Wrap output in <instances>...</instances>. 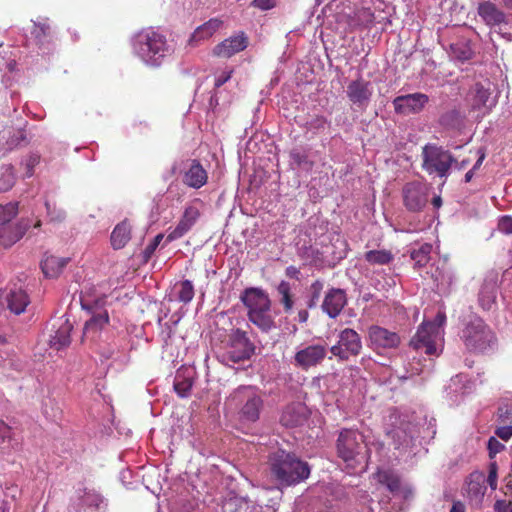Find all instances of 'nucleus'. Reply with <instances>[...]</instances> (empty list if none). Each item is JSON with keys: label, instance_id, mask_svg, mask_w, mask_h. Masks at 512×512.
I'll use <instances>...</instances> for the list:
<instances>
[{"label": "nucleus", "instance_id": "obj_1", "mask_svg": "<svg viewBox=\"0 0 512 512\" xmlns=\"http://www.w3.org/2000/svg\"><path fill=\"white\" fill-rule=\"evenodd\" d=\"M269 466L271 475L282 486L296 485L310 475L308 463L285 450L272 453L269 457Z\"/></svg>", "mask_w": 512, "mask_h": 512}, {"label": "nucleus", "instance_id": "obj_2", "mask_svg": "<svg viewBox=\"0 0 512 512\" xmlns=\"http://www.w3.org/2000/svg\"><path fill=\"white\" fill-rule=\"evenodd\" d=\"M133 51L145 64L159 67L172 54L173 49L165 35L149 28L134 36Z\"/></svg>", "mask_w": 512, "mask_h": 512}, {"label": "nucleus", "instance_id": "obj_3", "mask_svg": "<svg viewBox=\"0 0 512 512\" xmlns=\"http://www.w3.org/2000/svg\"><path fill=\"white\" fill-rule=\"evenodd\" d=\"M240 300L247 309L249 321L263 333H269L277 328L275 318L271 314V300L261 288H246L240 295Z\"/></svg>", "mask_w": 512, "mask_h": 512}, {"label": "nucleus", "instance_id": "obj_4", "mask_svg": "<svg viewBox=\"0 0 512 512\" xmlns=\"http://www.w3.org/2000/svg\"><path fill=\"white\" fill-rule=\"evenodd\" d=\"M446 315L439 311L433 321H424L410 341V347L415 351L424 350L427 355L440 354L443 339Z\"/></svg>", "mask_w": 512, "mask_h": 512}, {"label": "nucleus", "instance_id": "obj_5", "mask_svg": "<svg viewBox=\"0 0 512 512\" xmlns=\"http://www.w3.org/2000/svg\"><path fill=\"white\" fill-rule=\"evenodd\" d=\"M229 401L238 410L242 422L254 423L259 420L264 400L257 388L240 386L230 395Z\"/></svg>", "mask_w": 512, "mask_h": 512}, {"label": "nucleus", "instance_id": "obj_6", "mask_svg": "<svg viewBox=\"0 0 512 512\" xmlns=\"http://www.w3.org/2000/svg\"><path fill=\"white\" fill-rule=\"evenodd\" d=\"M336 451L348 467L355 468L366 459L364 436L357 429H342L336 441Z\"/></svg>", "mask_w": 512, "mask_h": 512}, {"label": "nucleus", "instance_id": "obj_7", "mask_svg": "<svg viewBox=\"0 0 512 512\" xmlns=\"http://www.w3.org/2000/svg\"><path fill=\"white\" fill-rule=\"evenodd\" d=\"M93 292V288H85L80 296L82 308L92 313L83 330L84 337L91 338H94L109 322L108 312L102 309L105 305V297L97 296Z\"/></svg>", "mask_w": 512, "mask_h": 512}, {"label": "nucleus", "instance_id": "obj_8", "mask_svg": "<svg viewBox=\"0 0 512 512\" xmlns=\"http://www.w3.org/2000/svg\"><path fill=\"white\" fill-rule=\"evenodd\" d=\"M422 169L429 175L435 174L447 178L453 165L457 164L453 154L435 143H427L422 147Z\"/></svg>", "mask_w": 512, "mask_h": 512}, {"label": "nucleus", "instance_id": "obj_9", "mask_svg": "<svg viewBox=\"0 0 512 512\" xmlns=\"http://www.w3.org/2000/svg\"><path fill=\"white\" fill-rule=\"evenodd\" d=\"M461 339L472 352H484L495 343V335L479 317L472 318L463 328Z\"/></svg>", "mask_w": 512, "mask_h": 512}, {"label": "nucleus", "instance_id": "obj_10", "mask_svg": "<svg viewBox=\"0 0 512 512\" xmlns=\"http://www.w3.org/2000/svg\"><path fill=\"white\" fill-rule=\"evenodd\" d=\"M490 80L477 81L469 88L466 102L473 111H480L483 115L489 114L498 103V96L494 93Z\"/></svg>", "mask_w": 512, "mask_h": 512}, {"label": "nucleus", "instance_id": "obj_11", "mask_svg": "<svg viewBox=\"0 0 512 512\" xmlns=\"http://www.w3.org/2000/svg\"><path fill=\"white\" fill-rule=\"evenodd\" d=\"M254 352L255 346L247 333L241 329H234L229 336L228 350L220 355L219 359L225 365H230L248 360Z\"/></svg>", "mask_w": 512, "mask_h": 512}, {"label": "nucleus", "instance_id": "obj_12", "mask_svg": "<svg viewBox=\"0 0 512 512\" xmlns=\"http://www.w3.org/2000/svg\"><path fill=\"white\" fill-rule=\"evenodd\" d=\"M368 345L377 354L384 355L396 350L401 344L400 335L379 325L368 328Z\"/></svg>", "mask_w": 512, "mask_h": 512}, {"label": "nucleus", "instance_id": "obj_13", "mask_svg": "<svg viewBox=\"0 0 512 512\" xmlns=\"http://www.w3.org/2000/svg\"><path fill=\"white\" fill-rule=\"evenodd\" d=\"M361 336L351 328H345L338 334V341L330 348L333 356L341 361H347L351 357H356L362 350Z\"/></svg>", "mask_w": 512, "mask_h": 512}, {"label": "nucleus", "instance_id": "obj_14", "mask_svg": "<svg viewBox=\"0 0 512 512\" xmlns=\"http://www.w3.org/2000/svg\"><path fill=\"white\" fill-rule=\"evenodd\" d=\"M428 196V187L418 181L408 182L402 188L403 204L410 212L422 211L427 205Z\"/></svg>", "mask_w": 512, "mask_h": 512}, {"label": "nucleus", "instance_id": "obj_15", "mask_svg": "<svg viewBox=\"0 0 512 512\" xmlns=\"http://www.w3.org/2000/svg\"><path fill=\"white\" fill-rule=\"evenodd\" d=\"M327 348L322 344L308 345L295 353L294 364L303 370L319 365L326 357Z\"/></svg>", "mask_w": 512, "mask_h": 512}, {"label": "nucleus", "instance_id": "obj_16", "mask_svg": "<svg viewBox=\"0 0 512 512\" xmlns=\"http://www.w3.org/2000/svg\"><path fill=\"white\" fill-rule=\"evenodd\" d=\"M346 93L349 100L355 106L365 110L371 101L373 88L371 82L359 77L348 84Z\"/></svg>", "mask_w": 512, "mask_h": 512}, {"label": "nucleus", "instance_id": "obj_17", "mask_svg": "<svg viewBox=\"0 0 512 512\" xmlns=\"http://www.w3.org/2000/svg\"><path fill=\"white\" fill-rule=\"evenodd\" d=\"M248 43L249 39L247 35L244 32H238L218 43L213 48L212 54L220 58H230L245 50Z\"/></svg>", "mask_w": 512, "mask_h": 512}, {"label": "nucleus", "instance_id": "obj_18", "mask_svg": "<svg viewBox=\"0 0 512 512\" xmlns=\"http://www.w3.org/2000/svg\"><path fill=\"white\" fill-rule=\"evenodd\" d=\"M394 449L398 451V457H411L416 454L414 451L415 442L411 427H397L390 433Z\"/></svg>", "mask_w": 512, "mask_h": 512}, {"label": "nucleus", "instance_id": "obj_19", "mask_svg": "<svg viewBox=\"0 0 512 512\" xmlns=\"http://www.w3.org/2000/svg\"><path fill=\"white\" fill-rule=\"evenodd\" d=\"M429 98L423 93H412L397 96L393 100V106L396 113L408 115L420 112L428 103Z\"/></svg>", "mask_w": 512, "mask_h": 512}, {"label": "nucleus", "instance_id": "obj_20", "mask_svg": "<svg viewBox=\"0 0 512 512\" xmlns=\"http://www.w3.org/2000/svg\"><path fill=\"white\" fill-rule=\"evenodd\" d=\"M199 217L200 211L196 206H186L177 226L167 235V242L174 241L187 234L196 224Z\"/></svg>", "mask_w": 512, "mask_h": 512}, {"label": "nucleus", "instance_id": "obj_21", "mask_svg": "<svg viewBox=\"0 0 512 512\" xmlns=\"http://www.w3.org/2000/svg\"><path fill=\"white\" fill-rule=\"evenodd\" d=\"M346 303L347 298L344 290L332 288L324 297L322 309L330 318H336Z\"/></svg>", "mask_w": 512, "mask_h": 512}, {"label": "nucleus", "instance_id": "obj_22", "mask_svg": "<svg viewBox=\"0 0 512 512\" xmlns=\"http://www.w3.org/2000/svg\"><path fill=\"white\" fill-rule=\"evenodd\" d=\"M30 228L28 220L22 219L14 226L0 227V248H8L19 241Z\"/></svg>", "mask_w": 512, "mask_h": 512}, {"label": "nucleus", "instance_id": "obj_23", "mask_svg": "<svg viewBox=\"0 0 512 512\" xmlns=\"http://www.w3.org/2000/svg\"><path fill=\"white\" fill-rule=\"evenodd\" d=\"M377 481L386 486L387 489L394 495L402 494L404 498H407L411 494V490L408 488H402L399 475L390 469L378 470L376 473Z\"/></svg>", "mask_w": 512, "mask_h": 512}, {"label": "nucleus", "instance_id": "obj_24", "mask_svg": "<svg viewBox=\"0 0 512 512\" xmlns=\"http://www.w3.org/2000/svg\"><path fill=\"white\" fill-rule=\"evenodd\" d=\"M223 26V21L219 18H211L207 22L198 26L190 36L188 43L190 46H198L200 42L211 38Z\"/></svg>", "mask_w": 512, "mask_h": 512}, {"label": "nucleus", "instance_id": "obj_25", "mask_svg": "<svg viewBox=\"0 0 512 512\" xmlns=\"http://www.w3.org/2000/svg\"><path fill=\"white\" fill-rule=\"evenodd\" d=\"M431 278L437 290L445 293L452 286L455 276L451 267L445 261H442L431 271Z\"/></svg>", "mask_w": 512, "mask_h": 512}, {"label": "nucleus", "instance_id": "obj_26", "mask_svg": "<svg viewBox=\"0 0 512 512\" xmlns=\"http://www.w3.org/2000/svg\"><path fill=\"white\" fill-rule=\"evenodd\" d=\"M208 175L198 160H192L183 175V183L188 187L199 189L207 183Z\"/></svg>", "mask_w": 512, "mask_h": 512}, {"label": "nucleus", "instance_id": "obj_27", "mask_svg": "<svg viewBox=\"0 0 512 512\" xmlns=\"http://www.w3.org/2000/svg\"><path fill=\"white\" fill-rule=\"evenodd\" d=\"M195 371L192 368H180L174 379V390L182 398L189 397L194 384Z\"/></svg>", "mask_w": 512, "mask_h": 512}, {"label": "nucleus", "instance_id": "obj_28", "mask_svg": "<svg viewBox=\"0 0 512 512\" xmlns=\"http://www.w3.org/2000/svg\"><path fill=\"white\" fill-rule=\"evenodd\" d=\"M73 329L72 323L68 320H61L57 325L54 334L50 336L49 345L55 350L66 348L71 343V331Z\"/></svg>", "mask_w": 512, "mask_h": 512}, {"label": "nucleus", "instance_id": "obj_29", "mask_svg": "<svg viewBox=\"0 0 512 512\" xmlns=\"http://www.w3.org/2000/svg\"><path fill=\"white\" fill-rule=\"evenodd\" d=\"M8 309L16 314L20 315L26 310V307L30 303V299L25 290L14 287L5 296Z\"/></svg>", "mask_w": 512, "mask_h": 512}, {"label": "nucleus", "instance_id": "obj_30", "mask_svg": "<svg viewBox=\"0 0 512 512\" xmlns=\"http://www.w3.org/2000/svg\"><path fill=\"white\" fill-rule=\"evenodd\" d=\"M478 14L490 26H498L506 20L505 14L489 1L479 3Z\"/></svg>", "mask_w": 512, "mask_h": 512}, {"label": "nucleus", "instance_id": "obj_31", "mask_svg": "<svg viewBox=\"0 0 512 512\" xmlns=\"http://www.w3.org/2000/svg\"><path fill=\"white\" fill-rule=\"evenodd\" d=\"M70 258L45 255L41 261V269L48 278H57L69 263Z\"/></svg>", "mask_w": 512, "mask_h": 512}, {"label": "nucleus", "instance_id": "obj_32", "mask_svg": "<svg viewBox=\"0 0 512 512\" xmlns=\"http://www.w3.org/2000/svg\"><path fill=\"white\" fill-rule=\"evenodd\" d=\"M373 21L374 12L368 7H361L353 11V13L347 14V24L350 29L366 27L373 23Z\"/></svg>", "mask_w": 512, "mask_h": 512}, {"label": "nucleus", "instance_id": "obj_33", "mask_svg": "<svg viewBox=\"0 0 512 512\" xmlns=\"http://www.w3.org/2000/svg\"><path fill=\"white\" fill-rule=\"evenodd\" d=\"M289 158L290 166L293 169L311 171L314 166V162L310 159L308 152L304 149H292L289 153Z\"/></svg>", "mask_w": 512, "mask_h": 512}, {"label": "nucleus", "instance_id": "obj_34", "mask_svg": "<svg viewBox=\"0 0 512 512\" xmlns=\"http://www.w3.org/2000/svg\"><path fill=\"white\" fill-rule=\"evenodd\" d=\"M485 492V485H483L479 481L470 480L467 484L466 493L471 506L479 508L482 504Z\"/></svg>", "mask_w": 512, "mask_h": 512}, {"label": "nucleus", "instance_id": "obj_35", "mask_svg": "<svg viewBox=\"0 0 512 512\" xmlns=\"http://www.w3.org/2000/svg\"><path fill=\"white\" fill-rule=\"evenodd\" d=\"M440 124L447 129L460 130L464 126V116L457 109L445 112L439 120Z\"/></svg>", "mask_w": 512, "mask_h": 512}, {"label": "nucleus", "instance_id": "obj_36", "mask_svg": "<svg viewBox=\"0 0 512 512\" xmlns=\"http://www.w3.org/2000/svg\"><path fill=\"white\" fill-rule=\"evenodd\" d=\"M497 288L493 283H485L479 292V303L484 310H490L495 304Z\"/></svg>", "mask_w": 512, "mask_h": 512}, {"label": "nucleus", "instance_id": "obj_37", "mask_svg": "<svg viewBox=\"0 0 512 512\" xmlns=\"http://www.w3.org/2000/svg\"><path fill=\"white\" fill-rule=\"evenodd\" d=\"M111 245L114 249H122L128 242V226L126 221L117 224L111 233Z\"/></svg>", "mask_w": 512, "mask_h": 512}, {"label": "nucleus", "instance_id": "obj_38", "mask_svg": "<svg viewBox=\"0 0 512 512\" xmlns=\"http://www.w3.org/2000/svg\"><path fill=\"white\" fill-rule=\"evenodd\" d=\"M432 252V245L424 243L417 249L411 251V259L414 261V265L417 268L426 266L430 261V254Z\"/></svg>", "mask_w": 512, "mask_h": 512}, {"label": "nucleus", "instance_id": "obj_39", "mask_svg": "<svg viewBox=\"0 0 512 512\" xmlns=\"http://www.w3.org/2000/svg\"><path fill=\"white\" fill-rule=\"evenodd\" d=\"M450 55L454 59L466 61L472 58L473 51L466 41H458L450 44Z\"/></svg>", "mask_w": 512, "mask_h": 512}, {"label": "nucleus", "instance_id": "obj_40", "mask_svg": "<svg viewBox=\"0 0 512 512\" xmlns=\"http://www.w3.org/2000/svg\"><path fill=\"white\" fill-rule=\"evenodd\" d=\"M175 289L177 290V300L188 304L192 301L194 297V286L190 280H183L178 282L175 285Z\"/></svg>", "mask_w": 512, "mask_h": 512}, {"label": "nucleus", "instance_id": "obj_41", "mask_svg": "<svg viewBox=\"0 0 512 512\" xmlns=\"http://www.w3.org/2000/svg\"><path fill=\"white\" fill-rule=\"evenodd\" d=\"M365 260L372 265H386L393 260V255L387 250H370L365 253Z\"/></svg>", "mask_w": 512, "mask_h": 512}, {"label": "nucleus", "instance_id": "obj_42", "mask_svg": "<svg viewBox=\"0 0 512 512\" xmlns=\"http://www.w3.org/2000/svg\"><path fill=\"white\" fill-rule=\"evenodd\" d=\"M277 293L279 295V301L283 305L284 311L290 312L294 305L290 284L286 281H281L277 286Z\"/></svg>", "mask_w": 512, "mask_h": 512}, {"label": "nucleus", "instance_id": "obj_43", "mask_svg": "<svg viewBox=\"0 0 512 512\" xmlns=\"http://www.w3.org/2000/svg\"><path fill=\"white\" fill-rule=\"evenodd\" d=\"M18 213V203L9 202L5 205H0V224L3 225L10 222Z\"/></svg>", "mask_w": 512, "mask_h": 512}, {"label": "nucleus", "instance_id": "obj_44", "mask_svg": "<svg viewBox=\"0 0 512 512\" xmlns=\"http://www.w3.org/2000/svg\"><path fill=\"white\" fill-rule=\"evenodd\" d=\"M15 183L13 169L10 166L3 167L0 175V192H5L12 188Z\"/></svg>", "mask_w": 512, "mask_h": 512}, {"label": "nucleus", "instance_id": "obj_45", "mask_svg": "<svg viewBox=\"0 0 512 512\" xmlns=\"http://www.w3.org/2000/svg\"><path fill=\"white\" fill-rule=\"evenodd\" d=\"M0 433L2 435V446L3 450L8 449H16L18 447V442L12 439L11 428L6 424L2 423L0 426Z\"/></svg>", "mask_w": 512, "mask_h": 512}, {"label": "nucleus", "instance_id": "obj_46", "mask_svg": "<svg viewBox=\"0 0 512 512\" xmlns=\"http://www.w3.org/2000/svg\"><path fill=\"white\" fill-rule=\"evenodd\" d=\"M327 123V119L324 116L316 115L306 121L305 127L307 131L318 133L325 129Z\"/></svg>", "mask_w": 512, "mask_h": 512}, {"label": "nucleus", "instance_id": "obj_47", "mask_svg": "<svg viewBox=\"0 0 512 512\" xmlns=\"http://www.w3.org/2000/svg\"><path fill=\"white\" fill-rule=\"evenodd\" d=\"M426 366L427 365L423 364L419 359L413 357L412 360L408 362L407 373H409L410 376L420 375L424 372Z\"/></svg>", "mask_w": 512, "mask_h": 512}, {"label": "nucleus", "instance_id": "obj_48", "mask_svg": "<svg viewBox=\"0 0 512 512\" xmlns=\"http://www.w3.org/2000/svg\"><path fill=\"white\" fill-rule=\"evenodd\" d=\"M293 408L288 407L282 414L281 421L286 426H296L300 422V417H292L291 412Z\"/></svg>", "mask_w": 512, "mask_h": 512}, {"label": "nucleus", "instance_id": "obj_49", "mask_svg": "<svg viewBox=\"0 0 512 512\" xmlns=\"http://www.w3.org/2000/svg\"><path fill=\"white\" fill-rule=\"evenodd\" d=\"M498 229L502 233L512 234V217L503 216L498 223Z\"/></svg>", "mask_w": 512, "mask_h": 512}, {"label": "nucleus", "instance_id": "obj_50", "mask_svg": "<svg viewBox=\"0 0 512 512\" xmlns=\"http://www.w3.org/2000/svg\"><path fill=\"white\" fill-rule=\"evenodd\" d=\"M45 206L51 221L61 222L65 219V212L63 210L52 211L51 204L48 201L45 202Z\"/></svg>", "mask_w": 512, "mask_h": 512}, {"label": "nucleus", "instance_id": "obj_51", "mask_svg": "<svg viewBox=\"0 0 512 512\" xmlns=\"http://www.w3.org/2000/svg\"><path fill=\"white\" fill-rule=\"evenodd\" d=\"M276 2L277 0H253L251 5L265 11L274 8L276 6Z\"/></svg>", "mask_w": 512, "mask_h": 512}, {"label": "nucleus", "instance_id": "obj_52", "mask_svg": "<svg viewBox=\"0 0 512 512\" xmlns=\"http://www.w3.org/2000/svg\"><path fill=\"white\" fill-rule=\"evenodd\" d=\"M495 434L502 440L508 441L512 437V425L498 427Z\"/></svg>", "mask_w": 512, "mask_h": 512}, {"label": "nucleus", "instance_id": "obj_53", "mask_svg": "<svg viewBox=\"0 0 512 512\" xmlns=\"http://www.w3.org/2000/svg\"><path fill=\"white\" fill-rule=\"evenodd\" d=\"M323 289V283L319 280L315 281L311 285V291H312V300L310 303V307L313 305L315 300H318L321 294V291Z\"/></svg>", "mask_w": 512, "mask_h": 512}, {"label": "nucleus", "instance_id": "obj_54", "mask_svg": "<svg viewBox=\"0 0 512 512\" xmlns=\"http://www.w3.org/2000/svg\"><path fill=\"white\" fill-rule=\"evenodd\" d=\"M164 238L163 234L156 235L153 240L149 243V245L145 248V254L147 256H150L155 249L158 247L162 239Z\"/></svg>", "mask_w": 512, "mask_h": 512}, {"label": "nucleus", "instance_id": "obj_55", "mask_svg": "<svg viewBox=\"0 0 512 512\" xmlns=\"http://www.w3.org/2000/svg\"><path fill=\"white\" fill-rule=\"evenodd\" d=\"M496 512H512V503L506 500H498L494 505Z\"/></svg>", "mask_w": 512, "mask_h": 512}, {"label": "nucleus", "instance_id": "obj_56", "mask_svg": "<svg viewBox=\"0 0 512 512\" xmlns=\"http://www.w3.org/2000/svg\"><path fill=\"white\" fill-rule=\"evenodd\" d=\"M504 448V445L501 444L497 439L491 437L488 441V449L491 454H496L500 452Z\"/></svg>", "mask_w": 512, "mask_h": 512}, {"label": "nucleus", "instance_id": "obj_57", "mask_svg": "<svg viewBox=\"0 0 512 512\" xmlns=\"http://www.w3.org/2000/svg\"><path fill=\"white\" fill-rule=\"evenodd\" d=\"M233 73V70H228L222 72L216 79H215V86L221 87L223 84H225L230 78Z\"/></svg>", "mask_w": 512, "mask_h": 512}, {"label": "nucleus", "instance_id": "obj_58", "mask_svg": "<svg viewBox=\"0 0 512 512\" xmlns=\"http://www.w3.org/2000/svg\"><path fill=\"white\" fill-rule=\"evenodd\" d=\"M50 33L49 26L46 25H36L33 31V34L36 38H40L41 35L46 36Z\"/></svg>", "mask_w": 512, "mask_h": 512}, {"label": "nucleus", "instance_id": "obj_59", "mask_svg": "<svg viewBox=\"0 0 512 512\" xmlns=\"http://www.w3.org/2000/svg\"><path fill=\"white\" fill-rule=\"evenodd\" d=\"M487 481L492 489H496L497 486V473L496 469H491L487 478Z\"/></svg>", "mask_w": 512, "mask_h": 512}, {"label": "nucleus", "instance_id": "obj_60", "mask_svg": "<svg viewBox=\"0 0 512 512\" xmlns=\"http://www.w3.org/2000/svg\"><path fill=\"white\" fill-rule=\"evenodd\" d=\"M285 273L288 277L297 279L300 271L297 267L291 265L286 268Z\"/></svg>", "mask_w": 512, "mask_h": 512}, {"label": "nucleus", "instance_id": "obj_61", "mask_svg": "<svg viewBox=\"0 0 512 512\" xmlns=\"http://www.w3.org/2000/svg\"><path fill=\"white\" fill-rule=\"evenodd\" d=\"M308 317H309L308 311L305 310V309H301V310L298 311L296 320L299 323H305L308 320Z\"/></svg>", "mask_w": 512, "mask_h": 512}, {"label": "nucleus", "instance_id": "obj_62", "mask_svg": "<svg viewBox=\"0 0 512 512\" xmlns=\"http://www.w3.org/2000/svg\"><path fill=\"white\" fill-rule=\"evenodd\" d=\"M450 512H465V506L462 502L456 501L453 503Z\"/></svg>", "mask_w": 512, "mask_h": 512}, {"label": "nucleus", "instance_id": "obj_63", "mask_svg": "<svg viewBox=\"0 0 512 512\" xmlns=\"http://www.w3.org/2000/svg\"><path fill=\"white\" fill-rule=\"evenodd\" d=\"M511 415H512V413L509 412L508 407H505V408L501 407V408H499V416H500V418H504V419L509 420L511 418Z\"/></svg>", "mask_w": 512, "mask_h": 512}, {"label": "nucleus", "instance_id": "obj_64", "mask_svg": "<svg viewBox=\"0 0 512 512\" xmlns=\"http://www.w3.org/2000/svg\"><path fill=\"white\" fill-rule=\"evenodd\" d=\"M432 205L434 206V208L438 209L441 207L442 205V199L440 196H435L433 197L432 199Z\"/></svg>", "mask_w": 512, "mask_h": 512}]
</instances>
